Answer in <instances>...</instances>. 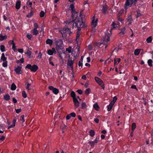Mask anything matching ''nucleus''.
Masks as SVG:
<instances>
[{"instance_id": "1", "label": "nucleus", "mask_w": 153, "mask_h": 153, "mask_svg": "<svg viewBox=\"0 0 153 153\" xmlns=\"http://www.w3.org/2000/svg\"><path fill=\"white\" fill-rule=\"evenodd\" d=\"M85 15L81 14V13H80V15L79 17H78L77 16V28H78V31H77V49L78 50L77 56H79V51L80 47L79 46V42L78 39H79V38L80 36L79 32L81 28H85L86 27L85 25Z\"/></svg>"}, {"instance_id": "2", "label": "nucleus", "mask_w": 153, "mask_h": 153, "mask_svg": "<svg viewBox=\"0 0 153 153\" xmlns=\"http://www.w3.org/2000/svg\"><path fill=\"white\" fill-rule=\"evenodd\" d=\"M70 8L71 10V22L72 24L73 23V27H76V22L75 21L76 19V16L75 14L76 13L73 4H71L70 5Z\"/></svg>"}, {"instance_id": "3", "label": "nucleus", "mask_w": 153, "mask_h": 153, "mask_svg": "<svg viewBox=\"0 0 153 153\" xmlns=\"http://www.w3.org/2000/svg\"><path fill=\"white\" fill-rule=\"evenodd\" d=\"M98 21V19H97L95 20L94 16L93 17L91 22V26L92 27V30L91 31V34L92 35H94L96 31V29H95V28L97 25Z\"/></svg>"}, {"instance_id": "4", "label": "nucleus", "mask_w": 153, "mask_h": 153, "mask_svg": "<svg viewBox=\"0 0 153 153\" xmlns=\"http://www.w3.org/2000/svg\"><path fill=\"white\" fill-rule=\"evenodd\" d=\"M56 44V50H61L62 48L63 41L61 39H58L55 41Z\"/></svg>"}, {"instance_id": "5", "label": "nucleus", "mask_w": 153, "mask_h": 153, "mask_svg": "<svg viewBox=\"0 0 153 153\" xmlns=\"http://www.w3.org/2000/svg\"><path fill=\"white\" fill-rule=\"evenodd\" d=\"M25 68H27L30 69L31 71L35 72L38 69V68L37 65H33V66H32L31 65L28 64L26 66Z\"/></svg>"}, {"instance_id": "6", "label": "nucleus", "mask_w": 153, "mask_h": 153, "mask_svg": "<svg viewBox=\"0 0 153 153\" xmlns=\"http://www.w3.org/2000/svg\"><path fill=\"white\" fill-rule=\"evenodd\" d=\"M94 79L96 82L102 87V88L104 90L105 89V85L103 81L99 77L96 76Z\"/></svg>"}, {"instance_id": "7", "label": "nucleus", "mask_w": 153, "mask_h": 153, "mask_svg": "<svg viewBox=\"0 0 153 153\" xmlns=\"http://www.w3.org/2000/svg\"><path fill=\"white\" fill-rule=\"evenodd\" d=\"M133 0H126V3L124 4V8L126 10L127 9V7L130 6V7L133 4Z\"/></svg>"}, {"instance_id": "8", "label": "nucleus", "mask_w": 153, "mask_h": 153, "mask_svg": "<svg viewBox=\"0 0 153 153\" xmlns=\"http://www.w3.org/2000/svg\"><path fill=\"white\" fill-rule=\"evenodd\" d=\"M60 33L62 35V37L64 35H65L66 33L69 34L70 32V30L68 28H64L63 30H60Z\"/></svg>"}, {"instance_id": "9", "label": "nucleus", "mask_w": 153, "mask_h": 153, "mask_svg": "<svg viewBox=\"0 0 153 153\" xmlns=\"http://www.w3.org/2000/svg\"><path fill=\"white\" fill-rule=\"evenodd\" d=\"M108 7L106 4L103 5L102 6V11L104 15L106 14L108 12Z\"/></svg>"}, {"instance_id": "10", "label": "nucleus", "mask_w": 153, "mask_h": 153, "mask_svg": "<svg viewBox=\"0 0 153 153\" xmlns=\"http://www.w3.org/2000/svg\"><path fill=\"white\" fill-rule=\"evenodd\" d=\"M48 88L50 90H52L53 92L55 94H57L59 92V90L58 89L54 88L52 86H49Z\"/></svg>"}, {"instance_id": "11", "label": "nucleus", "mask_w": 153, "mask_h": 153, "mask_svg": "<svg viewBox=\"0 0 153 153\" xmlns=\"http://www.w3.org/2000/svg\"><path fill=\"white\" fill-rule=\"evenodd\" d=\"M71 96L73 98L75 106H76V94L74 92L72 91L71 93Z\"/></svg>"}, {"instance_id": "12", "label": "nucleus", "mask_w": 153, "mask_h": 153, "mask_svg": "<svg viewBox=\"0 0 153 153\" xmlns=\"http://www.w3.org/2000/svg\"><path fill=\"white\" fill-rule=\"evenodd\" d=\"M73 60L69 59L68 61L67 65L69 67H70L71 69H72L73 68Z\"/></svg>"}, {"instance_id": "13", "label": "nucleus", "mask_w": 153, "mask_h": 153, "mask_svg": "<svg viewBox=\"0 0 153 153\" xmlns=\"http://www.w3.org/2000/svg\"><path fill=\"white\" fill-rule=\"evenodd\" d=\"M22 67L20 66H18L17 68L15 69V71L16 73L18 74H21L22 72L21 71Z\"/></svg>"}, {"instance_id": "14", "label": "nucleus", "mask_w": 153, "mask_h": 153, "mask_svg": "<svg viewBox=\"0 0 153 153\" xmlns=\"http://www.w3.org/2000/svg\"><path fill=\"white\" fill-rule=\"evenodd\" d=\"M125 30L126 28L125 27H123V28L121 29L120 32L119 33V34L121 36H123L125 33Z\"/></svg>"}, {"instance_id": "15", "label": "nucleus", "mask_w": 153, "mask_h": 153, "mask_svg": "<svg viewBox=\"0 0 153 153\" xmlns=\"http://www.w3.org/2000/svg\"><path fill=\"white\" fill-rule=\"evenodd\" d=\"M116 25V26L117 27H118L120 25V23L118 22H117V23L115 22H112V28H114L115 26Z\"/></svg>"}, {"instance_id": "16", "label": "nucleus", "mask_w": 153, "mask_h": 153, "mask_svg": "<svg viewBox=\"0 0 153 153\" xmlns=\"http://www.w3.org/2000/svg\"><path fill=\"white\" fill-rule=\"evenodd\" d=\"M21 5V1H17L16 4V8L17 9H19L20 8Z\"/></svg>"}, {"instance_id": "17", "label": "nucleus", "mask_w": 153, "mask_h": 153, "mask_svg": "<svg viewBox=\"0 0 153 153\" xmlns=\"http://www.w3.org/2000/svg\"><path fill=\"white\" fill-rule=\"evenodd\" d=\"M114 105L112 103H110V104L107 106V111H110L111 110L112 108Z\"/></svg>"}, {"instance_id": "18", "label": "nucleus", "mask_w": 153, "mask_h": 153, "mask_svg": "<svg viewBox=\"0 0 153 153\" xmlns=\"http://www.w3.org/2000/svg\"><path fill=\"white\" fill-rule=\"evenodd\" d=\"M16 120L15 119H13V124L9 126L8 127V129H10L12 128H13L15 126V123Z\"/></svg>"}, {"instance_id": "19", "label": "nucleus", "mask_w": 153, "mask_h": 153, "mask_svg": "<svg viewBox=\"0 0 153 153\" xmlns=\"http://www.w3.org/2000/svg\"><path fill=\"white\" fill-rule=\"evenodd\" d=\"M1 59L3 62H5L7 58L5 56L4 54L3 53L2 54Z\"/></svg>"}, {"instance_id": "20", "label": "nucleus", "mask_w": 153, "mask_h": 153, "mask_svg": "<svg viewBox=\"0 0 153 153\" xmlns=\"http://www.w3.org/2000/svg\"><path fill=\"white\" fill-rule=\"evenodd\" d=\"M4 99L6 101H8L10 99V96L8 94H5L4 97Z\"/></svg>"}, {"instance_id": "21", "label": "nucleus", "mask_w": 153, "mask_h": 153, "mask_svg": "<svg viewBox=\"0 0 153 153\" xmlns=\"http://www.w3.org/2000/svg\"><path fill=\"white\" fill-rule=\"evenodd\" d=\"M32 33L33 35H37L38 34L39 31L37 29H33L32 30Z\"/></svg>"}, {"instance_id": "22", "label": "nucleus", "mask_w": 153, "mask_h": 153, "mask_svg": "<svg viewBox=\"0 0 153 153\" xmlns=\"http://www.w3.org/2000/svg\"><path fill=\"white\" fill-rule=\"evenodd\" d=\"M46 42L47 44H49L50 45H51L53 43V40L52 39H48L46 40Z\"/></svg>"}, {"instance_id": "23", "label": "nucleus", "mask_w": 153, "mask_h": 153, "mask_svg": "<svg viewBox=\"0 0 153 153\" xmlns=\"http://www.w3.org/2000/svg\"><path fill=\"white\" fill-rule=\"evenodd\" d=\"M31 53L32 52L29 50V49H27L26 53H25V54H27V55L28 56V57L29 58H30L31 57Z\"/></svg>"}, {"instance_id": "24", "label": "nucleus", "mask_w": 153, "mask_h": 153, "mask_svg": "<svg viewBox=\"0 0 153 153\" xmlns=\"http://www.w3.org/2000/svg\"><path fill=\"white\" fill-rule=\"evenodd\" d=\"M95 133V131L93 130H91L89 131V135L91 137H93Z\"/></svg>"}, {"instance_id": "25", "label": "nucleus", "mask_w": 153, "mask_h": 153, "mask_svg": "<svg viewBox=\"0 0 153 153\" xmlns=\"http://www.w3.org/2000/svg\"><path fill=\"white\" fill-rule=\"evenodd\" d=\"M152 41V36H150L148 37L146 39V41L148 43H151Z\"/></svg>"}, {"instance_id": "26", "label": "nucleus", "mask_w": 153, "mask_h": 153, "mask_svg": "<svg viewBox=\"0 0 153 153\" xmlns=\"http://www.w3.org/2000/svg\"><path fill=\"white\" fill-rule=\"evenodd\" d=\"M93 107L96 110H98L99 109V107L97 103H95L93 105Z\"/></svg>"}, {"instance_id": "27", "label": "nucleus", "mask_w": 153, "mask_h": 153, "mask_svg": "<svg viewBox=\"0 0 153 153\" xmlns=\"http://www.w3.org/2000/svg\"><path fill=\"white\" fill-rule=\"evenodd\" d=\"M7 38V36L6 35H5L4 36H3L2 35H0V41H3L5 39H6Z\"/></svg>"}, {"instance_id": "28", "label": "nucleus", "mask_w": 153, "mask_h": 153, "mask_svg": "<svg viewBox=\"0 0 153 153\" xmlns=\"http://www.w3.org/2000/svg\"><path fill=\"white\" fill-rule=\"evenodd\" d=\"M140 52V50L139 49H136L134 51V54L136 55H138Z\"/></svg>"}, {"instance_id": "29", "label": "nucleus", "mask_w": 153, "mask_h": 153, "mask_svg": "<svg viewBox=\"0 0 153 153\" xmlns=\"http://www.w3.org/2000/svg\"><path fill=\"white\" fill-rule=\"evenodd\" d=\"M152 62L153 61L151 59H149L147 61V63L148 64V65L150 67H152Z\"/></svg>"}, {"instance_id": "30", "label": "nucleus", "mask_w": 153, "mask_h": 153, "mask_svg": "<svg viewBox=\"0 0 153 153\" xmlns=\"http://www.w3.org/2000/svg\"><path fill=\"white\" fill-rule=\"evenodd\" d=\"M16 85L13 83L11 85V89L12 90L14 91L16 90Z\"/></svg>"}, {"instance_id": "31", "label": "nucleus", "mask_w": 153, "mask_h": 153, "mask_svg": "<svg viewBox=\"0 0 153 153\" xmlns=\"http://www.w3.org/2000/svg\"><path fill=\"white\" fill-rule=\"evenodd\" d=\"M88 143L90 145V146L92 148H93L94 147L95 144L93 141H89Z\"/></svg>"}, {"instance_id": "32", "label": "nucleus", "mask_w": 153, "mask_h": 153, "mask_svg": "<svg viewBox=\"0 0 153 153\" xmlns=\"http://www.w3.org/2000/svg\"><path fill=\"white\" fill-rule=\"evenodd\" d=\"M117 100V98L116 96H115L113 97L112 101L110 102L112 103L114 105Z\"/></svg>"}, {"instance_id": "33", "label": "nucleus", "mask_w": 153, "mask_h": 153, "mask_svg": "<svg viewBox=\"0 0 153 153\" xmlns=\"http://www.w3.org/2000/svg\"><path fill=\"white\" fill-rule=\"evenodd\" d=\"M136 128V124L135 123H133L132 124L131 126V130L132 131H134V130Z\"/></svg>"}, {"instance_id": "34", "label": "nucleus", "mask_w": 153, "mask_h": 153, "mask_svg": "<svg viewBox=\"0 0 153 153\" xmlns=\"http://www.w3.org/2000/svg\"><path fill=\"white\" fill-rule=\"evenodd\" d=\"M124 12V10L123 9H121L120 11L118 12V16H120V15H121L122 13Z\"/></svg>"}, {"instance_id": "35", "label": "nucleus", "mask_w": 153, "mask_h": 153, "mask_svg": "<svg viewBox=\"0 0 153 153\" xmlns=\"http://www.w3.org/2000/svg\"><path fill=\"white\" fill-rule=\"evenodd\" d=\"M0 50L2 52L5 51V46L3 45H1L0 46Z\"/></svg>"}, {"instance_id": "36", "label": "nucleus", "mask_w": 153, "mask_h": 153, "mask_svg": "<svg viewBox=\"0 0 153 153\" xmlns=\"http://www.w3.org/2000/svg\"><path fill=\"white\" fill-rule=\"evenodd\" d=\"M71 47L70 46L68 47V48L66 49V51H68V53H70L71 52Z\"/></svg>"}, {"instance_id": "37", "label": "nucleus", "mask_w": 153, "mask_h": 153, "mask_svg": "<svg viewBox=\"0 0 153 153\" xmlns=\"http://www.w3.org/2000/svg\"><path fill=\"white\" fill-rule=\"evenodd\" d=\"M86 106V104L85 102H82L81 104V108L82 109L85 108Z\"/></svg>"}, {"instance_id": "38", "label": "nucleus", "mask_w": 153, "mask_h": 153, "mask_svg": "<svg viewBox=\"0 0 153 153\" xmlns=\"http://www.w3.org/2000/svg\"><path fill=\"white\" fill-rule=\"evenodd\" d=\"M91 90L90 88H88L86 89L85 91V94H88L90 92H91Z\"/></svg>"}, {"instance_id": "39", "label": "nucleus", "mask_w": 153, "mask_h": 153, "mask_svg": "<svg viewBox=\"0 0 153 153\" xmlns=\"http://www.w3.org/2000/svg\"><path fill=\"white\" fill-rule=\"evenodd\" d=\"M126 19L128 21H131L132 20L131 16V15L128 16Z\"/></svg>"}, {"instance_id": "40", "label": "nucleus", "mask_w": 153, "mask_h": 153, "mask_svg": "<svg viewBox=\"0 0 153 153\" xmlns=\"http://www.w3.org/2000/svg\"><path fill=\"white\" fill-rule=\"evenodd\" d=\"M45 13H44V12L43 11H42L40 12V17H44Z\"/></svg>"}, {"instance_id": "41", "label": "nucleus", "mask_w": 153, "mask_h": 153, "mask_svg": "<svg viewBox=\"0 0 153 153\" xmlns=\"http://www.w3.org/2000/svg\"><path fill=\"white\" fill-rule=\"evenodd\" d=\"M48 53L50 55H52L53 53V51H52V50H48Z\"/></svg>"}, {"instance_id": "42", "label": "nucleus", "mask_w": 153, "mask_h": 153, "mask_svg": "<svg viewBox=\"0 0 153 153\" xmlns=\"http://www.w3.org/2000/svg\"><path fill=\"white\" fill-rule=\"evenodd\" d=\"M27 37L30 40H31V38L32 37V35L31 34H29L27 33Z\"/></svg>"}, {"instance_id": "43", "label": "nucleus", "mask_w": 153, "mask_h": 153, "mask_svg": "<svg viewBox=\"0 0 153 153\" xmlns=\"http://www.w3.org/2000/svg\"><path fill=\"white\" fill-rule=\"evenodd\" d=\"M22 96L24 98H25L27 97V94L25 91H23L22 92Z\"/></svg>"}, {"instance_id": "44", "label": "nucleus", "mask_w": 153, "mask_h": 153, "mask_svg": "<svg viewBox=\"0 0 153 153\" xmlns=\"http://www.w3.org/2000/svg\"><path fill=\"white\" fill-rule=\"evenodd\" d=\"M33 15V13L32 12H31L30 13H28L27 15L26 16L28 18H30Z\"/></svg>"}, {"instance_id": "45", "label": "nucleus", "mask_w": 153, "mask_h": 153, "mask_svg": "<svg viewBox=\"0 0 153 153\" xmlns=\"http://www.w3.org/2000/svg\"><path fill=\"white\" fill-rule=\"evenodd\" d=\"M2 64L3 66L4 67H7V61L6 60Z\"/></svg>"}, {"instance_id": "46", "label": "nucleus", "mask_w": 153, "mask_h": 153, "mask_svg": "<svg viewBox=\"0 0 153 153\" xmlns=\"http://www.w3.org/2000/svg\"><path fill=\"white\" fill-rule=\"evenodd\" d=\"M59 50H57V51L58 53H59L58 55L59 56L61 59H62L63 58L62 57V56L61 55V52L59 51Z\"/></svg>"}, {"instance_id": "47", "label": "nucleus", "mask_w": 153, "mask_h": 153, "mask_svg": "<svg viewBox=\"0 0 153 153\" xmlns=\"http://www.w3.org/2000/svg\"><path fill=\"white\" fill-rule=\"evenodd\" d=\"M71 117H75L76 116V114L74 112L71 113V114H69Z\"/></svg>"}, {"instance_id": "48", "label": "nucleus", "mask_w": 153, "mask_h": 153, "mask_svg": "<svg viewBox=\"0 0 153 153\" xmlns=\"http://www.w3.org/2000/svg\"><path fill=\"white\" fill-rule=\"evenodd\" d=\"M34 28L35 29H37V28L38 27V24L36 23L35 22L34 24Z\"/></svg>"}, {"instance_id": "49", "label": "nucleus", "mask_w": 153, "mask_h": 153, "mask_svg": "<svg viewBox=\"0 0 153 153\" xmlns=\"http://www.w3.org/2000/svg\"><path fill=\"white\" fill-rule=\"evenodd\" d=\"M24 115H22L20 117V120L22 121V122H24Z\"/></svg>"}, {"instance_id": "50", "label": "nucleus", "mask_w": 153, "mask_h": 153, "mask_svg": "<svg viewBox=\"0 0 153 153\" xmlns=\"http://www.w3.org/2000/svg\"><path fill=\"white\" fill-rule=\"evenodd\" d=\"M88 48L89 50L91 51L93 49V47L92 45H89L88 46Z\"/></svg>"}, {"instance_id": "51", "label": "nucleus", "mask_w": 153, "mask_h": 153, "mask_svg": "<svg viewBox=\"0 0 153 153\" xmlns=\"http://www.w3.org/2000/svg\"><path fill=\"white\" fill-rule=\"evenodd\" d=\"M131 88L132 89H136V90L137 91L138 90V89H137L136 86L135 85H131Z\"/></svg>"}, {"instance_id": "52", "label": "nucleus", "mask_w": 153, "mask_h": 153, "mask_svg": "<svg viewBox=\"0 0 153 153\" xmlns=\"http://www.w3.org/2000/svg\"><path fill=\"white\" fill-rule=\"evenodd\" d=\"M77 92L80 94H82L83 91L79 89L77 90Z\"/></svg>"}, {"instance_id": "53", "label": "nucleus", "mask_w": 153, "mask_h": 153, "mask_svg": "<svg viewBox=\"0 0 153 153\" xmlns=\"http://www.w3.org/2000/svg\"><path fill=\"white\" fill-rule=\"evenodd\" d=\"M16 112L17 113H19L22 111V109L21 108L19 109H15Z\"/></svg>"}, {"instance_id": "54", "label": "nucleus", "mask_w": 153, "mask_h": 153, "mask_svg": "<svg viewBox=\"0 0 153 153\" xmlns=\"http://www.w3.org/2000/svg\"><path fill=\"white\" fill-rule=\"evenodd\" d=\"M117 58H115L114 59V66H115L116 65H117L118 63L117 62Z\"/></svg>"}, {"instance_id": "55", "label": "nucleus", "mask_w": 153, "mask_h": 153, "mask_svg": "<svg viewBox=\"0 0 153 153\" xmlns=\"http://www.w3.org/2000/svg\"><path fill=\"white\" fill-rule=\"evenodd\" d=\"M78 66L79 67L81 66V68H82V62L80 61L78 63Z\"/></svg>"}, {"instance_id": "56", "label": "nucleus", "mask_w": 153, "mask_h": 153, "mask_svg": "<svg viewBox=\"0 0 153 153\" xmlns=\"http://www.w3.org/2000/svg\"><path fill=\"white\" fill-rule=\"evenodd\" d=\"M118 20L119 21H120L121 22H122L123 21V20L120 17V16H118Z\"/></svg>"}, {"instance_id": "57", "label": "nucleus", "mask_w": 153, "mask_h": 153, "mask_svg": "<svg viewBox=\"0 0 153 153\" xmlns=\"http://www.w3.org/2000/svg\"><path fill=\"white\" fill-rule=\"evenodd\" d=\"M12 48V49L14 51H15L16 50V49L15 44V43H13V46Z\"/></svg>"}, {"instance_id": "58", "label": "nucleus", "mask_w": 153, "mask_h": 153, "mask_svg": "<svg viewBox=\"0 0 153 153\" xmlns=\"http://www.w3.org/2000/svg\"><path fill=\"white\" fill-rule=\"evenodd\" d=\"M27 85L26 89H28V90H29L30 89L29 88L30 87V84L28 83L27 82Z\"/></svg>"}, {"instance_id": "59", "label": "nucleus", "mask_w": 153, "mask_h": 153, "mask_svg": "<svg viewBox=\"0 0 153 153\" xmlns=\"http://www.w3.org/2000/svg\"><path fill=\"white\" fill-rule=\"evenodd\" d=\"M93 141L95 144L96 143H97L99 141V140L98 139H95V140Z\"/></svg>"}, {"instance_id": "60", "label": "nucleus", "mask_w": 153, "mask_h": 153, "mask_svg": "<svg viewBox=\"0 0 153 153\" xmlns=\"http://www.w3.org/2000/svg\"><path fill=\"white\" fill-rule=\"evenodd\" d=\"M71 116L70 115V114H68L67 115L66 117V119L67 120H69L71 118Z\"/></svg>"}, {"instance_id": "61", "label": "nucleus", "mask_w": 153, "mask_h": 153, "mask_svg": "<svg viewBox=\"0 0 153 153\" xmlns=\"http://www.w3.org/2000/svg\"><path fill=\"white\" fill-rule=\"evenodd\" d=\"M13 102L15 103L17 102V100L14 97L13 98Z\"/></svg>"}, {"instance_id": "62", "label": "nucleus", "mask_w": 153, "mask_h": 153, "mask_svg": "<svg viewBox=\"0 0 153 153\" xmlns=\"http://www.w3.org/2000/svg\"><path fill=\"white\" fill-rule=\"evenodd\" d=\"M94 120L96 123H99V120L98 118H96L94 119Z\"/></svg>"}, {"instance_id": "63", "label": "nucleus", "mask_w": 153, "mask_h": 153, "mask_svg": "<svg viewBox=\"0 0 153 153\" xmlns=\"http://www.w3.org/2000/svg\"><path fill=\"white\" fill-rule=\"evenodd\" d=\"M18 51L20 53H22L23 52V50L22 49H19L18 50Z\"/></svg>"}, {"instance_id": "64", "label": "nucleus", "mask_w": 153, "mask_h": 153, "mask_svg": "<svg viewBox=\"0 0 153 153\" xmlns=\"http://www.w3.org/2000/svg\"><path fill=\"white\" fill-rule=\"evenodd\" d=\"M42 54L41 52H39L38 54V57L39 58H41L42 56Z\"/></svg>"}]
</instances>
